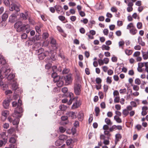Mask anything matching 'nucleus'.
I'll return each mask as SVG.
<instances>
[{"instance_id":"obj_1","label":"nucleus","mask_w":148,"mask_h":148,"mask_svg":"<svg viewBox=\"0 0 148 148\" xmlns=\"http://www.w3.org/2000/svg\"><path fill=\"white\" fill-rule=\"evenodd\" d=\"M21 104L22 101L20 100L18 101V107L14 110V113L12 114V118L8 117V120L10 123L12 122L14 125H16L18 124L20 120L19 118L21 117V115L20 114L23 111V108L21 106Z\"/></svg>"},{"instance_id":"obj_2","label":"nucleus","mask_w":148,"mask_h":148,"mask_svg":"<svg viewBox=\"0 0 148 148\" xmlns=\"http://www.w3.org/2000/svg\"><path fill=\"white\" fill-rule=\"evenodd\" d=\"M4 3L6 6H9L10 11H12L15 10L16 12L20 11L19 7L13 3L12 0H4Z\"/></svg>"},{"instance_id":"obj_3","label":"nucleus","mask_w":148,"mask_h":148,"mask_svg":"<svg viewBox=\"0 0 148 148\" xmlns=\"http://www.w3.org/2000/svg\"><path fill=\"white\" fill-rule=\"evenodd\" d=\"M81 84L77 82H76L74 84V92L77 95H79L81 91Z\"/></svg>"},{"instance_id":"obj_4","label":"nucleus","mask_w":148,"mask_h":148,"mask_svg":"<svg viewBox=\"0 0 148 148\" xmlns=\"http://www.w3.org/2000/svg\"><path fill=\"white\" fill-rule=\"evenodd\" d=\"M126 28L129 30L130 33L132 35H135L137 33V30L132 23H130L128 24Z\"/></svg>"},{"instance_id":"obj_5","label":"nucleus","mask_w":148,"mask_h":148,"mask_svg":"<svg viewBox=\"0 0 148 148\" xmlns=\"http://www.w3.org/2000/svg\"><path fill=\"white\" fill-rule=\"evenodd\" d=\"M18 12H16L12 14L9 18V21L11 23H14L17 19V16L19 14L18 13Z\"/></svg>"},{"instance_id":"obj_6","label":"nucleus","mask_w":148,"mask_h":148,"mask_svg":"<svg viewBox=\"0 0 148 148\" xmlns=\"http://www.w3.org/2000/svg\"><path fill=\"white\" fill-rule=\"evenodd\" d=\"M50 44L53 50H56L58 49V44L56 43V40L54 38H52L50 39Z\"/></svg>"},{"instance_id":"obj_7","label":"nucleus","mask_w":148,"mask_h":148,"mask_svg":"<svg viewBox=\"0 0 148 148\" xmlns=\"http://www.w3.org/2000/svg\"><path fill=\"white\" fill-rule=\"evenodd\" d=\"M64 78L62 76L59 77V78L55 81V82H57V85L58 87L62 86L64 84Z\"/></svg>"},{"instance_id":"obj_8","label":"nucleus","mask_w":148,"mask_h":148,"mask_svg":"<svg viewBox=\"0 0 148 148\" xmlns=\"http://www.w3.org/2000/svg\"><path fill=\"white\" fill-rule=\"evenodd\" d=\"M64 78V80L65 81V84L66 85H68L72 82V79L71 75H66V76H62Z\"/></svg>"},{"instance_id":"obj_9","label":"nucleus","mask_w":148,"mask_h":148,"mask_svg":"<svg viewBox=\"0 0 148 148\" xmlns=\"http://www.w3.org/2000/svg\"><path fill=\"white\" fill-rule=\"evenodd\" d=\"M18 84L17 82L14 81H13V82L12 83V89L13 90H14V93L17 94L18 93L17 92V90H18Z\"/></svg>"},{"instance_id":"obj_10","label":"nucleus","mask_w":148,"mask_h":148,"mask_svg":"<svg viewBox=\"0 0 148 148\" xmlns=\"http://www.w3.org/2000/svg\"><path fill=\"white\" fill-rule=\"evenodd\" d=\"M29 25H23L16 28V31L18 32L23 31L27 29Z\"/></svg>"},{"instance_id":"obj_11","label":"nucleus","mask_w":148,"mask_h":148,"mask_svg":"<svg viewBox=\"0 0 148 148\" xmlns=\"http://www.w3.org/2000/svg\"><path fill=\"white\" fill-rule=\"evenodd\" d=\"M10 99H5L3 102V106L5 109H8L9 105L10 102L11 101Z\"/></svg>"},{"instance_id":"obj_12","label":"nucleus","mask_w":148,"mask_h":148,"mask_svg":"<svg viewBox=\"0 0 148 148\" xmlns=\"http://www.w3.org/2000/svg\"><path fill=\"white\" fill-rule=\"evenodd\" d=\"M67 115L69 117H71L73 119H74L77 117V112H69L66 113Z\"/></svg>"},{"instance_id":"obj_13","label":"nucleus","mask_w":148,"mask_h":148,"mask_svg":"<svg viewBox=\"0 0 148 148\" xmlns=\"http://www.w3.org/2000/svg\"><path fill=\"white\" fill-rule=\"evenodd\" d=\"M6 138V137L5 132H2L0 134V139L4 140L5 144H6L7 141V139Z\"/></svg>"},{"instance_id":"obj_14","label":"nucleus","mask_w":148,"mask_h":148,"mask_svg":"<svg viewBox=\"0 0 148 148\" xmlns=\"http://www.w3.org/2000/svg\"><path fill=\"white\" fill-rule=\"evenodd\" d=\"M81 105L79 102L77 101L74 103L72 106V109H74L78 108Z\"/></svg>"},{"instance_id":"obj_15","label":"nucleus","mask_w":148,"mask_h":148,"mask_svg":"<svg viewBox=\"0 0 148 148\" xmlns=\"http://www.w3.org/2000/svg\"><path fill=\"white\" fill-rule=\"evenodd\" d=\"M122 138V136L121 134H118L116 135H115V144H116V143L119 142V141L120 139Z\"/></svg>"},{"instance_id":"obj_16","label":"nucleus","mask_w":148,"mask_h":148,"mask_svg":"<svg viewBox=\"0 0 148 148\" xmlns=\"http://www.w3.org/2000/svg\"><path fill=\"white\" fill-rule=\"evenodd\" d=\"M51 77L54 78V81H55L59 78V76H58L57 73L53 71V72L51 74Z\"/></svg>"},{"instance_id":"obj_17","label":"nucleus","mask_w":148,"mask_h":148,"mask_svg":"<svg viewBox=\"0 0 148 148\" xmlns=\"http://www.w3.org/2000/svg\"><path fill=\"white\" fill-rule=\"evenodd\" d=\"M138 43L142 46H144L145 45V42L142 41V38L140 36L138 37Z\"/></svg>"},{"instance_id":"obj_18","label":"nucleus","mask_w":148,"mask_h":148,"mask_svg":"<svg viewBox=\"0 0 148 148\" xmlns=\"http://www.w3.org/2000/svg\"><path fill=\"white\" fill-rule=\"evenodd\" d=\"M6 63V60L4 59L3 56L0 55V63L4 65Z\"/></svg>"},{"instance_id":"obj_19","label":"nucleus","mask_w":148,"mask_h":148,"mask_svg":"<svg viewBox=\"0 0 148 148\" xmlns=\"http://www.w3.org/2000/svg\"><path fill=\"white\" fill-rule=\"evenodd\" d=\"M79 120L82 121L84 119V115L82 112H79L77 115Z\"/></svg>"},{"instance_id":"obj_20","label":"nucleus","mask_w":148,"mask_h":148,"mask_svg":"<svg viewBox=\"0 0 148 148\" xmlns=\"http://www.w3.org/2000/svg\"><path fill=\"white\" fill-rule=\"evenodd\" d=\"M23 23L22 22L18 21L14 25V27L15 28H17L18 27H20L22 25Z\"/></svg>"},{"instance_id":"obj_21","label":"nucleus","mask_w":148,"mask_h":148,"mask_svg":"<svg viewBox=\"0 0 148 148\" xmlns=\"http://www.w3.org/2000/svg\"><path fill=\"white\" fill-rule=\"evenodd\" d=\"M59 139L63 142L64 140H66L67 138V136L64 135H61L59 136Z\"/></svg>"},{"instance_id":"obj_22","label":"nucleus","mask_w":148,"mask_h":148,"mask_svg":"<svg viewBox=\"0 0 148 148\" xmlns=\"http://www.w3.org/2000/svg\"><path fill=\"white\" fill-rule=\"evenodd\" d=\"M54 7L58 12H60L61 10H63L62 8L59 5H56Z\"/></svg>"},{"instance_id":"obj_23","label":"nucleus","mask_w":148,"mask_h":148,"mask_svg":"<svg viewBox=\"0 0 148 148\" xmlns=\"http://www.w3.org/2000/svg\"><path fill=\"white\" fill-rule=\"evenodd\" d=\"M15 77V75L13 73L10 74L7 77L8 80H11L13 79Z\"/></svg>"},{"instance_id":"obj_24","label":"nucleus","mask_w":148,"mask_h":148,"mask_svg":"<svg viewBox=\"0 0 148 148\" xmlns=\"http://www.w3.org/2000/svg\"><path fill=\"white\" fill-rule=\"evenodd\" d=\"M20 16L23 19L25 20L27 18L28 15L27 14H25L22 13L20 14Z\"/></svg>"},{"instance_id":"obj_25","label":"nucleus","mask_w":148,"mask_h":148,"mask_svg":"<svg viewBox=\"0 0 148 148\" xmlns=\"http://www.w3.org/2000/svg\"><path fill=\"white\" fill-rule=\"evenodd\" d=\"M114 119L118 123H120L122 122L121 119L119 117L117 116L116 115H115L114 116Z\"/></svg>"},{"instance_id":"obj_26","label":"nucleus","mask_w":148,"mask_h":148,"mask_svg":"<svg viewBox=\"0 0 148 148\" xmlns=\"http://www.w3.org/2000/svg\"><path fill=\"white\" fill-rule=\"evenodd\" d=\"M8 17V14L6 13H4L2 16V19L5 21Z\"/></svg>"},{"instance_id":"obj_27","label":"nucleus","mask_w":148,"mask_h":148,"mask_svg":"<svg viewBox=\"0 0 148 148\" xmlns=\"http://www.w3.org/2000/svg\"><path fill=\"white\" fill-rule=\"evenodd\" d=\"M62 142L63 141L59 139L55 142V144L56 146H59L62 144Z\"/></svg>"},{"instance_id":"obj_28","label":"nucleus","mask_w":148,"mask_h":148,"mask_svg":"<svg viewBox=\"0 0 148 148\" xmlns=\"http://www.w3.org/2000/svg\"><path fill=\"white\" fill-rule=\"evenodd\" d=\"M105 121L106 124L108 125H111L112 124V123L111 121L108 118H106Z\"/></svg>"},{"instance_id":"obj_29","label":"nucleus","mask_w":148,"mask_h":148,"mask_svg":"<svg viewBox=\"0 0 148 148\" xmlns=\"http://www.w3.org/2000/svg\"><path fill=\"white\" fill-rule=\"evenodd\" d=\"M3 77L1 74V71L0 69V86L3 84V82L2 81Z\"/></svg>"},{"instance_id":"obj_30","label":"nucleus","mask_w":148,"mask_h":148,"mask_svg":"<svg viewBox=\"0 0 148 148\" xmlns=\"http://www.w3.org/2000/svg\"><path fill=\"white\" fill-rule=\"evenodd\" d=\"M60 109L62 111H64L67 108V107L66 106L64 105H61L59 106Z\"/></svg>"},{"instance_id":"obj_31","label":"nucleus","mask_w":148,"mask_h":148,"mask_svg":"<svg viewBox=\"0 0 148 148\" xmlns=\"http://www.w3.org/2000/svg\"><path fill=\"white\" fill-rule=\"evenodd\" d=\"M1 114L2 116L6 117H7L8 115L9 114V111L8 110L3 111L2 112Z\"/></svg>"},{"instance_id":"obj_32","label":"nucleus","mask_w":148,"mask_h":148,"mask_svg":"<svg viewBox=\"0 0 148 148\" xmlns=\"http://www.w3.org/2000/svg\"><path fill=\"white\" fill-rule=\"evenodd\" d=\"M95 110L96 113V116H98L100 112V109L99 107H96L95 108Z\"/></svg>"},{"instance_id":"obj_33","label":"nucleus","mask_w":148,"mask_h":148,"mask_svg":"<svg viewBox=\"0 0 148 148\" xmlns=\"http://www.w3.org/2000/svg\"><path fill=\"white\" fill-rule=\"evenodd\" d=\"M19 100H20L22 102V101L20 99H19L18 100V103L16 102V101H13L12 102V106L13 107H15L17 106V108H16L15 109H16L18 107V101H19ZM21 105H22V104Z\"/></svg>"},{"instance_id":"obj_34","label":"nucleus","mask_w":148,"mask_h":148,"mask_svg":"<svg viewBox=\"0 0 148 148\" xmlns=\"http://www.w3.org/2000/svg\"><path fill=\"white\" fill-rule=\"evenodd\" d=\"M11 69L10 68L5 69L4 73L6 76H7L8 73L10 72Z\"/></svg>"},{"instance_id":"obj_35","label":"nucleus","mask_w":148,"mask_h":148,"mask_svg":"<svg viewBox=\"0 0 148 148\" xmlns=\"http://www.w3.org/2000/svg\"><path fill=\"white\" fill-rule=\"evenodd\" d=\"M66 96L67 97H69L70 99H73V94L71 92L67 93V94L66 95Z\"/></svg>"},{"instance_id":"obj_36","label":"nucleus","mask_w":148,"mask_h":148,"mask_svg":"<svg viewBox=\"0 0 148 148\" xmlns=\"http://www.w3.org/2000/svg\"><path fill=\"white\" fill-rule=\"evenodd\" d=\"M104 134L105 135H107V136L106 137V138L108 139L111 136L110 134L109 131L105 130L104 132Z\"/></svg>"},{"instance_id":"obj_37","label":"nucleus","mask_w":148,"mask_h":148,"mask_svg":"<svg viewBox=\"0 0 148 148\" xmlns=\"http://www.w3.org/2000/svg\"><path fill=\"white\" fill-rule=\"evenodd\" d=\"M57 29L59 32L62 33H64V31L60 26H57Z\"/></svg>"},{"instance_id":"obj_38","label":"nucleus","mask_w":148,"mask_h":148,"mask_svg":"<svg viewBox=\"0 0 148 148\" xmlns=\"http://www.w3.org/2000/svg\"><path fill=\"white\" fill-rule=\"evenodd\" d=\"M102 50H103L105 49L108 51L110 49V47L109 46L106 45H102Z\"/></svg>"},{"instance_id":"obj_39","label":"nucleus","mask_w":148,"mask_h":148,"mask_svg":"<svg viewBox=\"0 0 148 148\" xmlns=\"http://www.w3.org/2000/svg\"><path fill=\"white\" fill-rule=\"evenodd\" d=\"M122 113L125 116H126L128 115L129 113V112L126 109H124Z\"/></svg>"},{"instance_id":"obj_40","label":"nucleus","mask_w":148,"mask_h":148,"mask_svg":"<svg viewBox=\"0 0 148 148\" xmlns=\"http://www.w3.org/2000/svg\"><path fill=\"white\" fill-rule=\"evenodd\" d=\"M56 54L53 53L51 54L50 56L51 59L53 61H55L56 60Z\"/></svg>"},{"instance_id":"obj_41","label":"nucleus","mask_w":148,"mask_h":148,"mask_svg":"<svg viewBox=\"0 0 148 148\" xmlns=\"http://www.w3.org/2000/svg\"><path fill=\"white\" fill-rule=\"evenodd\" d=\"M95 81L96 83L98 84L99 85L101 84L102 82L101 79L99 77H97L95 79Z\"/></svg>"},{"instance_id":"obj_42","label":"nucleus","mask_w":148,"mask_h":148,"mask_svg":"<svg viewBox=\"0 0 148 148\" xmlns=\"http://www.w3.org/2000/svg\"><path fill=\"white\" fill-rule=\"evenodd\" d=\"M49 51H45V52L42 53L41 54V55L42 56V58H44L46 56H47L49 54Z\"/></svg>"},{"instance_id":"obj_43","label":"nucleus","mask_w":148,"mask_h":148,"mask_svg":"<svg viewBox=\"0 0 148 148\" xmlns=\"http://www.w3.org/2000/svg\"><path fill=\"white\" fill-rule=\"evenodd\" d=\"M9 142L12 143H15L16 142V140L13 137H11L10 138Z\"/></svg>"},{"instance_id":"obj_44","label":"nucleus","mask_w":148,"mask_h":148,"mask_svg":"<svg viewBox=\"0 0 148 148\" xmlns=\"http://www.w3.org/2000/svg\"><path fill=\"white\" fill-rule=\"evenodd\" d=\"M14 131L15 130L14 129L11 128L8 130V132L9 134H12L14 133Z\"/></svg>"},{"instance_id":"obj_45","label":"nucleus","mask_w":148,"mask_h":148,"mask_svg":"<svg viewBox=\"0 0 148 148\" xmlns=\"http://www.w3.org/2000/svg\"><path fill=\"white\" fill-rule=\"evenodd\" d=\"M142 54H143V58L144 60H146L148 59V55L147 53H146L145 52H143V51L142 52Z\"/></svg>"},{"instance_id":"obj_46","label":"nucleus","mask_w":148,"mask_h":148,"mask_svg":"<svg viewBox=\"0 0 148 148\" xmlns=\"http://www.w3.org/2000/svg\"><path fill=\"white\" fill-rule=\"evenodd\" d=\"M125 53L128 55H131L132 53V51L131 50L126 49L125 51Z\"/></svg>"},{"instance_id":"obj_47","label":"nucleus","mask_w":148,"mask_h":148,"mask_svg":"<svg viewBox=\"0 0 148 148\" xmlns=\"http://www.w3.org/2000/svg\"><path fill=\"white\" fill-rule=\"evenodd\" d=\"M70 70L69 69L66 68H64L62 71V73L63 74H66L68 73L69 71Z\"/></svg>"},{"instance_id":"obj_48","label":"nucleus","mask_w":148,"mask_h":148,"mask_svg":"<svg viewBox=\"0 0 148 148\" xmlns=\"http://www.w3.org/2000/svg\"><path fill=\"white\" fill-rule=\"evenodd\" d=\"M68 90V88H67L66 87L62 88V92L64 94H66V95L67 94L66 93L67 92Z\"/></svg>"},{"instance_id":"obj_49","label":"nucleus","mask_w":148,"mask_h":148,"mask_svg":"<svg viewBox=\"0 0 148 148\" xmlns=\"http://www.w3.org/2000/svg\"><path fill=\"white\" fill-rule=\"evenodd\" d=\"M120 97H115L114 100V103H118L119 102Z\"/></svg>"},{"instance_id":"obj_50","label":"nucleus","mask_w":148,"mask_h":148,"mask_svg":"<svg viewBox=\"0 0 148 148\" xmlns=\"http://www.w3.org/2000/svg\"><path fill=\"white\" fill-rule=\"evenodd\" d=\"M137 27L138 29H141L142 27V24L141 22H138L137 24Z\"/></svg>"},{"instance_id":"obj_51","label":"nucleus","mask_w":148,"mask_h":148,"mask_svg":"<svg viewBox=\"0 0 148 148\" xmlns=\"http://www.w3.org/2000/svg\"><path fill=\"white\" fill-rule=\"evenodd\" d=\"M111 77H108L106 79V82L107 83L110 84L112 82Z\"/></svg>"},{"instance_id":"obj_52","label":"nucleus","mask_w":148,"mask_h":148,"mask_svg":"<svg viewBox=\"0 0 148 148\" xmlns=\"http://www.w3.org/2000/svg\"><path fill=\"white\" fill-rule=\"evenodd\" d=\"M72 141V139L70 138L67 140L66 141V145H69L71 143Z\"/></svg>"},{"instance_id":"obj_53","label":"nucleus","mask_w":148,"mask_h":148,"mask_svg":"<svg viewBox=\"0 0 148 148\" xmlns=\"http://www.w3.org/2000/svg\"><path fill=\"white\" fill-rule=\"evenodd\" d=\"M44 51V49L43 48H40L38 49L37 51V53L38 55H39L40 54H41V55L42 54V52Z\"/></svg>"},{"instance_id":"obj_54","label":"nucleus","mask_w":148,"mask_h":148,"mask_svg":"<svg viewBox=\"0 0 148 148\" xmlns=\"http://www.w3.org/2000/svg\"><path fill=\"white\" fill-rule=\"evenodd\" d=\"M117 126L115 125H113L109 129V130L110 132H112L114 130H116Z\"/></svg>"},{"instance_id":"obj_55","label":"nucleus","mask_w":148,"mask_h":148,"mask_svg":"<svg viewBox=\"0 0 148 148\" xmlns=\"http://www.w3.org/2000/svg\"><path fill=\"white\" fill-rule=\"evenodd\" d=\"M59 129L61 132L63 133L66 131V129L63 127L61 126L59 127Z\"/></svg>"},{"instance_id":"obj_56","label":"nucleus","mask_w":148,"mask_h":148,"mask_svg":"<svg viewBox=\"0 0 148 148\" xmlns=\"http://www.w3.org/2000/svg\"><path fill=\"white\" fill-rule=\"evenodd\" d=\"M32 40H28L25 42L26 45L29 46V45H31L32 44Z\"/></svg>"},{"instance_id":"obj_57","label":"nucleus","mask_w":148,"mask_h":148,"mask_svg":"<svg viewBox=\"0 0 148 148\" xmlns=\"http://www.w3.org/2000/svg\"><path fill=\"white\" fill-rule=\"evenodd\" d=\"M21 38L23 39H25L27 38V35L25 33H23L21 36Z\"/></svg>"},{"instance_id":"obj_58","label":"nucleus","mask_w":148,"mask_h":148,"mask_svg":"<svg viewBox=\"0 0 148 148\" xmlns=\"http://www.w3.org/2000/svg\"><path fill=\"white\" fill-rule=\"evenodd\" d=\"M104 92H106L108 89V86L107 85H104L103 86Z\"/></svg>"},{"instance_id":"obj_59","label":"nucleus","mask_w":148,"mask_h":148,"mask_svg":"<svg viewBox=\"0 0 148 148\" xmlns=\"http://www.w3.org/2000/svg\"><path fill=\"white\" fill-rule=\"evenodd\" d=\"M99 64L100 66L104 64L103 60L101 59H99L98 60Z\"/></svg>"},{"instance_id":"obj_60","label":"nucleus","mask_w":148,"mask_h":148,"mask_svg":"<svg viewBox=\"0 0 148 148\" xmlns=\"http://www.w3.org/2000/svg\"><path fill=\"white\" fill-rule=\"evenodd\" d=\"M145 66V62L139 63H138V67L139 68H141Z\"/></svg>"},{"instance_id":"obj_61","label":"nucleus","mask_w":148,"mask_h":148,"mask_svg":"<svg viewBox=\"0 0 148 148\" xmlns=\"http://www.w3.org/2000/svg\"><path fill=\"white\" fill-rule=\"evenodd\" d=\"M135 83L138 85L140 84L141 82L140 79L138 78L136 79L135 81Z\"/></svg>"},{"instance_id":"obj_62","label":"nucleus","mask_w":148,"mask_h":148,"mask_svg":"<svg viewBox=\"0 0 148 148\" xmlns=\"http://www.w3.org/2000/svg\"><path fill=\"white\" fill-rule=\"evenodd\" d=\"M51 64L50 63L47 64L45 65V68L46 69H49L51 68Z\"/></svg>"},{"instance_id":"obj_63","label":"nucleus","mask_w":148,"mask_h":148,"mask_svg":"<svg viewBox=\"0 0 148 148\" xmlns=\"http://www.w3.org/2000/svg\"><path fill=\"white\" fill-rule=\"evenodd\" d=\"M107 73L109 75H111L113 73V71L112 70L110 69L108 71Z\"/></svg>"},{"instance_id":"obj_64","label":"nucleus","mask_w":148,"mask_h":148,"mask_svg":"<svg viewBox=\"0 0 148 148\" xmlns=\"http://www.w3.org/2000/svg\"><path fill=\"white\" fill-rule=\"evenodd\" d=\"M119 91L121 94H124L126 92V90L125 88H124L123 89H120Z\"/></svg>"}]
</instances>
